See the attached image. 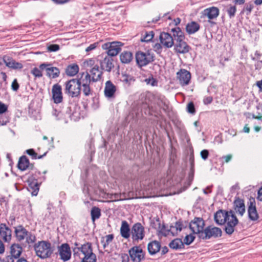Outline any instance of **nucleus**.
<instances>
[{
    "instance_id": "obj_43",
    "label": "nucleus",
    "mask_w": 262,
    "mask_h": 262,
    "mask_svg": "<svg viewBox=\"0 0 262 262\" xmlns=\"http://www.w3.org/2000/svg\"><path fill=\"white\" fill-rule=\"evenodd\" d=\"M253 7L254 6L252 2L247 3L245 4L244 8L242 11V13L246 12V14L249 15L251 14Z\"/></svg>"
},
{
    "instance_id": "obj_6",
    "label": "nucleus",
    "mask_w": 262,
    "mask_h": 262,
    "mask_svg": "<svg viewBox=\"0 0 262 262\" xmlns=\"http://www.w3.org/2000/svg\"><path fill=\"white\" fill-rule=\"evenodd\" d=\"M123 43L121 42H106L102 45V48L107 50L108 56L113 57L116 56L121 50Z\"/></svg>"
},
{
    "instance_id": "obj_56",
    "label": "nucleus",
    "mask_w": 262,
    "mask_h": 262,
    "mask_svg": "<svg viewBox=\"0 0 262 262\" xmlns=\"http://www.w3.org/2000/svg\"><path fill=\"white\" fill-rule=\"evenodd\" d=\"M19 85L17 82V79H14L11 84L12 89L14 91H17L19 89Z\"/></svg>"
},
{
    "instance_id": "obj_62",
    "label": "nucleus",
    "mask_w": 262,
    "mask_h": 262,
    "mask_svg": "<svg viewBox=\"0 0 262 262\" xmlns=\"http://www.w3.org/2000/svg\"><path fill=\"white\" fill-rule=\"evenodd\" d=\"M212 98L211 97L208 96L205 97L203 99V102L205 104L207 105L210 104L212 101Z\"/></svg>"
},
{
    "instance_id": "obj_18",
    "label": "nucleus",
    "mask_w": 262,
    "mask_h": 262,
    "mask_svg": "<svg viewBox=\"0 0 262 262\" xmlns=\"http://www.w3.org/2000/svg\"><path fill=\"white\" fill-rule=\"evenodd\" d=\"M219 9L215 7H211L204 9L202 12V15L209 19L216 18L219 15Z\"/></svg>"
},
{
    "instance_id": "obj_44",
    "label": "nucleus",
    "mask_w": 262,
    "mask_h": 262,
    "mask_svg": "<svg viewBox=\"0 0 262 262\" xmlns=\"http://www.w3.org/2000/svg\"><path fill=\"white\" fill-rule=\"evenodd\" d=\"M81 90H82L84 95L86 97L90 96L92 94V91L90 84L81 86Z\"/></svg>"
},
{
    "instance_id": "obj_26",
    "label": "nucleus",
    "mask_w": 262,
    "mask_h": 262,
    "mask_svg": "<svg viewBox=\"0 0 262 262\" xmlns=\"http://www.w3.org/2000/svg\"><path fill=\"white\" fill-rule=\"evenodd\" d=\"M14 228L17 239L19 242L24 240L28 234V231L22 225H19Z\"/></svg>"
},
{
    "instance_id": "obj_2",
    "label": "nucleus",
    "mask_w": 262,
    "mask_h": 262,
    "mask_svg": "<svg viewBox=\"0 0 262 262\" xmlns=\"http://www.w3.org/2000/svg\"><path fill=\"white\" fill-rule=\"evenodd\" d=\"M34 247L36 255L42 259L50 257L53 252L51 243L47 241H39Z\"/></svg>"
},
{
    "instance_id": "obj_10",
    "label": "nucleus",
    "mask_w": 262,
    "mask_h": 262,
    "mask_svg": "<svg viewBox=\"0 0 262 262\" xmlns=\"http://www.w3.org/2000/svg\"><path fill=\"white\" fill-rule=\"evenodd\" d=\"M132 260L134 262H141L144 259V253L139 247H134L129 250Z\"/></svg>"
},
{
    "instance_id": "obj_48",
    "label": "nucleus",
    "mask_w": 262,
    "mask_h": 262,
    "mask_svg": "<svg viewBox=\"0 0 262 262\" xmlns=\"http://www.w3.org/2000/svg\"><path fill=\"white\" fill-rule=\"evenodd\" d=\"M42 70L40 68H34L31 70V73L35 77L40 78L42 76Z\"/></svg>"
},
{
    "instance_id": "obj_47",
    "label": "nucleus",
    "mask_w": 262,
    "mask_h": 262,
    "mask_svg": "<svg viewBox=\"0 0 262 262\" xmlns=\"http://www.w3.org/2000/svg\"><path fill=\"white\" fill-rule=\"evenodd\" d=\"M25 239L26 242L29 244H33L36 241L35 236L30 232H28V234H27Z\"/></svg>"
},
{
    "instance_id": "obj_38",
    "label": "nucleus",
    "mask_w": 262,
    "mask_h": 262,
    "mask_svg": "<svg viewBox=\"0 0 262 262\" xmlns=\"http://www.w3.org/2000/svg\"><path fill=\"white\" fill-rule=\"evenodd\" d=\"M124 194L123 193H114L108 194V198L112 200V201H120L127 200L126 198H122V195Z\"/></svg>"
},
{
    "instance_id": "obj_1",
    "label": "nucleus",
    "mask_w": 262,
    "mask_h": 262,
    "mask_svg": "<svg viewBox=\"0 0 262 262\" xmlns=\"http://www.w3.org/2000/svg\"><path fill=\"white\" fill-rule=\"evenodd\" d=\"M73 255L75 259L78 258L81 262H96V256L93 252L90 243L73 248Z\"/></svg>"
},
{
    "instance_id": "obj_64",
    "label": "nucleus",
    "mask_w": 262,
    "mask_h": 262,
    "mask_svg": "<svg viewBox=\"0 0 262 262\" xmlns=\"http://www.w3.org/2000/svg\"><path fill=\"white\" fill-rule=\"evenodd\" d=\"M14 259H16L13 255H9L6 257L5 262H14Z\"/></svg>"
},
{
    "instance_id": "obj_42",
    "label": "nucleus",
    "mask_w": 262,
    "mask_h": 262,
    "mask_svg": "<svg viewBox=\"0 0 262 262\" xmlns=\"http://www.w3.org/2000/svg\"><path fill=\"white\" fill-rule=\"evenodd\" d=\"M26 152L28 155L31 156V157L33 159H41L43 157H44L46 155V153H45L43 155H40V156L37 157V153L35 152V151H34V150L33 149H27L26 151Z\"/></svg>"
},
{
    "instance_id": "obj_55",
    "label": "nucleus",
    "mask_w": 262,
    "mask_h": 262,
    "mask_svg": "<svg viewBox=\"0 0 262 262\" xmlns=\"http://www.w3.org/2000/svg\"><path fill=\"white\" fill-rule=\"evenodd\" d=\"M52 114L56 120L59 119L61 116V112L54 108L52 110Z\"/></svg>"
},
{
    "instance_id": "obj_17",
    "label": "nucleus",
    "mask_w": 262,
    "mask_h": 262,
    "mask_svg": "<svg viewBox=\"0 0 262 262\" xmlns=\"http://www.w3.org/2000/svg\"><path fill=\"white\" fill-rule=\"evenodd\" d=\"M52 98L54 103L58 104L62 102L63 97L61 86L58 84H55L52 89Z\"/></svg>"
},
{
    "instance_id": "obj_41",
    "label": "nucleus",
    "mask_w": 262,
    "mask_h": 262,
    "mask_svg": "<svg viewBox=\"0 0 262 262\" xmlns=\"http://www.w3.org/2000/svg\"><path fill=\"white\" fill-rule=\"evenodd\" d=\"M8 68L13 70H20L23 68V65L21 63L17 62L14 59H13V61H11Z\"/></svg>"
},
{
    "instance_id": "obj_36",
    "label": "nucleus",
    "mask_w": 262,
    "mask_h": 262,
    "mask_svg": "<svg viewBox=\"0 0 262 262\" xmlns=\"http://www.w3.org/2000/svg\"><path fill=\"white\" fill-rule=\"evenodd\" d=\"M92 220L93 222L98 219L101 216V210L97 207H93L91 211Z\"/></svg>"
},
{
    "instance_id": "obj_51",
    "label": "nucleus",
    "mask_w": 262,
    "mask_h": 262,
    "mask_svg": "<svg viewBox=\"0 0 262 262\" xmlns=\"http://www.w3.org/2000/svg\"><path fill=\"white\" fill-rule=\"evenodd\" d=\"M133 80L132 77L127 74H123L121 77V80L126 84H129Z\"/></svg>"
},
{
    "instance_id": "obj_40",
    "label": "nucleus",
    "mask_w": 262,
    "mask_h": 262,
    "mask_svg": "<svg viewBox=\"0 0 262 262\" xmlns=\"http://www.w3.org/2000/svg\"><path fill=\"white\" fill-rule=\"evenodd\" d=\"M226 11L230 18L235 16L236 12V8L235 5H229L227 6Z\"/></svg>"
},
{
    "instance_id": "obj_50",
    "label": "nucleus",
    "mask_w": 262,
    "mask_h": 262,
    "mask_svg": "<svg viewBox=\"0 0 262 262\" xmlns=\"http://www.w3.org/2000/svg\"><path fill=\"white\" fill-rule=\"evenodd\" d=\"M2 59L6 66L8 67L10 65L11 61H13V59L11 56L5 55L3 56Z\"/></svg>"
},
{
    "instance_id": "obj_29",
    "label": "nucleus",
    "mask_w": 262,
    "mask_h": 262,
    "mask_svg": "<svg viewBox=\"0 0 262 262\" xmlns=\"http://www.w3.org/2000/svg\"><path fill=\"white\" fill-rule=\"evenodd\" d=\"M200 25L195 21H191L187 24L186 26V32L189 34H192L200 29Z\"/></svg>"
},
{
    "instance_id": "obj_4",
    "label": "nucleus",
    "mask_w": 262,
    "mask_h": 262,
    "mask_svg": "<svg viewBox=\"0 0 262 262\" xmlns=\"http://www.w3.org/2000/svg\"><path fill=\"white\" fill-rule=\"evenodd\" d=\"M65 93L72 98L79 97L81 93L80 85L73 78L65 83Z\"/></svg>"
},
{
    "instance_id": "obj_3",
    "label": "nucleus",
    "mask_w": 262,
    "mask_h": 262,
    "mask_svg": "<svg viewBox=\"0 0 262 262\" xmlns=\"http://www.w3.org/2000/svg\"><path fill=\"white\" fill-rule=\"evenodd\" d=\"M135 58L137 65L142 67L154 61L155 56L154 54L149 51H138L136 53Z\"/></svg>"
},
{
    "instance_id": "obj_35",
    "label": "nucleus",
    "mask_w": 262,
    "mask_h": 262,
    "mask_svg": "<svg viewBox=\"0 0 262 262\" xmlns=\"http://www.w3.org/2000/svg\"><path fill=\"white\" fill-rule=\"evenodd\" d=\"M171 32L173 33V36L176 40L185 39L184 33L179 27H176L172 28Z\"/></svg>"
},
{
    "instance_id": "obj_15",
    "label": "nucleus",
    "mask_w": 262,
    "mask_h": 262,
    "mask_svg": "<svg viewBox=\"0 0 262 262\" xmlns=\"http://www.w3.org/2000/svg\"><path fill=\"white\" fill-rule=\"evenodd\" d=\"M229 214H230V211L220 210L214 214V221L218 225H224L225 224L228 216H229Z\"/></svg>"
},
{
    "instance_id": "obj_5",
    "label": "nucleus",
    "mask_w": 262,
    "mask_h": 262,
    "mask_svg": "<svg viewBox=\"0 0 262 262\" xmlns=\"http://www.w3.org/2000/svg\"><path fill=\"white\" fill-rule=\"evenodd\" d=\"M222 234V231L220 228L211 225L206 227L203 232L201 233L200 238L207 240L211 238L221 237Z\"/></svg>"
},
{
    "instance_id": "obj_60",
    "label": "nucleus",
    "mask_w": 262,
    "mask_h": 262,
    "mask_svg": "<svg viewBox=\"0 0 262 262\" xmlns=\"http://www.w3.org/2000/svg\"><path fill=\"white\" fill-rule=\"evenodd\" d=\"M169 232H170L173 236L177 235L178 232H179L173 225L170 226Z\"/></svg>"
},
{
    "instance_id": "obj_19",
    "label": "nucleus",
    "mask_w": 262,
    "mask_h": 262,
    "mask_svg": "<svg viewBox=\"0 0 262 262\" xmlns=\"http://www.w3.org/2000/svg\"><path fill=\"white\" fill-rule=\"evenodd\" d=\"M116 91V86L110 80L105 82L104 90V95L107 98H113Z\"/></svg>"
},
{
    "instance_id": "obj_14",
    "label": "nucleus",
    "mask_w": 262,
    "mask_h": 262,
    "mask_svg": "<svg viewBox=\"0 0 262 262\" xmlns=\"http://www.w3.org/2000/svg\"><path fill=\"white\" fill-rule=\"evenodd\" d=\"M58 252L61 259L64 261H68L71 258V251L68 244H62L58 247Z\"/></svg>"
},
{
    "instance_id": "obj_59",
    "label": "nucleus",
    "mask_w": 262,
    "mask_h": 262,
    "mask_svg": "<svg viewBox=\"0 0 262 262\" xmlns=\"http://www.w3.org/2000/svg\"><path fill=\"white\" fill-rule=\"evenodd\" d=\"M84 63L85 66L91 67L94 66L95 60L93 59H89L85 61Z\"/></svg>"
},
{
    "instance_id": "obj_8",
    "label": "nucleus",
    "mask_w": 262,
    "mask_h": 262,
    "mask_svg": "<svg viewBox=\"0 0 262 262\" xmlns=\"http://www.w3.org/2000/svg\"><path fill=\"white\" fill-rule=\"evenodd\" d=\"M131 235L134 241H138L143 239L145 235L144 228L141 223H137L133 225Z\"/></svg>"
},
{
    "instance_id": "obj_57",
    "label": "nucleus",
    "mask_w": 262,
    "mask_h": 262,
    "mask_svg": "<svg viewBox=\"0 0 262 262\" xmlns=\"http://www.w3.org/2000/svg\"><path fill=\"white\" fill-rule=\"evenodd\" d=\"M201 158L204 160H206L209 156V152L207 149H204L201 151Z\"/></svg>"
},
{
    "instance_id": "obj_13",
    "label": "nucleus",
    "mask_w": 262,
    "mask_h": 262,
    "mask_svg": "<svg viewBox=\"0 0 262 262\" xmlns=\"http://www.w3.org/2000/svg\"><path fill=\"white\" fill-rule=\"evenodd\" d=\"M41 70H46L47 76L51 78H56L59 76L60 71L56 67H50V64L42 63L39 66Z\"/></svg>"
},
{
    "instance_id": "obj_49",
    "label": "nucleus",
    "mask_w": 262,
    "mask_h": 262,
    "mask_svg": "<svg viewBox=\"0 0 262 262\" xmlns=\"http://www.w3.org/2000/svg\"><path fill=\"white\" fill-rule=\"evenodd\" d=\"M194 238L195 237L193 235H187L184 239L183 243L186 245H189L193 242Z\"/></svg>"
},
{
    "instance_id": "obj_25",
    "label": "nucleus",
    "mask_w": 262,
    "mask_h": 262,
    "mask_svg": "<svg viewBox=\"0 0 262 262\" xmlns=\"http://www.w3.org/2000/svg\"><path fill=\"white\" fill-rule=\"evenodd\" d=\"M234 208L237 213L243 216L245 212V206L244 200L239 198L236 199L234 201Z\"/></svg>"
},
{
    "instance_id": "obj_32",
    "label": "nucleus",
    "mask_w": 262,
    "mask_h": 262,
    "mask_svg": "<svg viewBox=\"0 0 262 262\" xmlns=\"http://www.w3.org/2000/svg\"><path fill=\"white\" fill-rule=\"evenodd\" d=\"M22 247L18 244H14L10 247V253L15 258H18L22 253Z\"/></svg>"
},
{
    "instance_id": "obj_28",
    "label": "nucleus",
    "mask_w": 262,
    "mask_h": 262,
    "mask_svg": "<svg viewBox=\"0 0 262 262\" xmlns=\"http://www.w3.org/2000/svg\"><path fill=\"white\" fill-rule=\"evenodd\" d=\"M120 234L122 237L124 238L127 239L130 236V233L129 225L126 221H123L121 223Z\"/></svg>"
},
{
    "instance_id": "obj_46",
    "label": "nucleus",
    "mask_w": 262,
    "mask_h": 262,
    "mask_svg": "<svg viewBox=\"0 0 262 262\" xmlns=\"http://www.w3.org/2000/svg\"><path fill=\"white\" fill-rule=\"evenodd\" d=\"M113 238L114 235L113 234H108L106 235L105 237V241H101V243L103 244V248H105L107 246H108L112 242Z\"/></svg>"
},
{
    "instance_id": "obj_24",
    "label": "nucleus",
    "mask_w": 262,
    "mask_h": 262,
    "mask_svg": "<svg viewBox=\"0 0 262 262\" xmlns=\"http://www.w3.org/2000/svg\"><path fill=\"white\" fill-rule=\"evenodd\" d=\"M0 236L5 242H9L11 238V230L6 224L0 225Z\"/></svg>"
},
{
    "instance_id": "obj_23",
    "label": "nucleus",
    "mask_w": 262,
    "mask_h": 262,
    "mask_svg": "<svg viewBox=\"0 0 262 262\" xmlns=\"http://www.w3.org/2000/svg\"><path fill=\"white\" fill-rule=\"evenodd\" d=\"M113 61V60L111 56H107L104 58V59L100 62L101 70L110 72L114 67Z\"/></svg>"
},
{
    "instance_id": "obj_63",
    "label": "nucleus",
    "mask_w": 262,
    "mask_h": 262,
    "mask_svg": "<svg viewBox=\"0 0 262 262\" xmlns=\"http://www.w3.org/2000/svg\"><path fill=\"white\" fill-rule=\"evenodd\" d=\"M174 227L177 229V230L180 232L182 229V224L180 222H177L174 225H173Z\"/></svg>"
},
{
    "instance_id": "obj_21",
    "label": "nucleus",
    "mask_w": 262,
    "mask_h": 262,
    "mask_svg": "<svg viewBox=\"0 0 262 262\" xmlns=\"http://www.w3.org/2000/svg\"><path fill=\"white\" fill-rule=\"evenodd\" d=\"M76 81L80 85V88L81 86L90 84L91 82L92 81L90 78V74L88 72H82L79 74L77 78H74Z\"/></svg>"
},
{
    "instance_id": "obj_58",
    "label": "nucleus",
    "mask_w": 262,
    "mask_h": 262,
    "mask_svg": "<svg viewBox=\"0 0 262 262\" xmlns=\"http://www.w3.org/2000/svg\"><path fill=\"white\" fill-rule=\"evenodd\" d=\"M7 106L0 101V115L4 114L7 111Z\"/></svg>"
},
{
    "instance_id": "obj_39",
    "label": "nucleus",
    "mask_w": 262,
    "mask_h": 262,
    "mask_svg": "<svg viewBox=\"0 0 262 262\" xmlns=\"http://www.w3.org/2000/svg\"><path fill=\"white\" fill-rule=\"evenodd\" d=\"M29 190H32L31 193L33 195H36L39 190V186L36 182H31L29 184Z\"/></svg>"
},
{
    "instance_id": "obj_34",
    "label": "nucleus",
    "mask_w": 262,
    "mask_h": 262,
    "mask_svg": "<svg viewBox=\"0 0 262 262\" xmlns=\"http://www.w3.org/2000/svg\"><path fill=\"white\" fill-rule=\"evenodd\" d=\"M120 58L122 63H128L133 59V54L130 52H123L120 54Z\"/></svg>"
},
{
    "instance_id": "obj_53",
    "label": "nucleus",
    "mask_w": 262,
    "mask_h": 262,
    "mask_svg": "<svg viewBox=\"0 0 262 262\" xmlns=\"http://www.w3.org/2000/svg\"><path fill=\"white\" fill-rule=\"evenodd\" d=\"M145 81L147 84H149L151 86H156L157 85V81L153 77L146 78Z\"/></svg>"
},
{
    "instance_id": "obj_11",
    "label": "nucleus",
    "mask_w": 262,
    "mask_h": 262,
    "mask_svg": "<svg viewBox=\"0 0 262 262\" xmlns=\"http://www.w3.org/2000/svg\"><path fill=\"white\" fill-rule=\"evenodd\" d=\"M177 78L182 86L187 85L190 81L191 74L188 71L182 69L177 73Z\"/></svg>"
},
{
    "instance_id": "obj_16",
    "label": "nucleus",
    "mask_w": 262,
    "mask_h": 262,
    "mask_svg": "<svg viewBox=\"0 0 262 262\" xmlns=\"http://www.w3.org/2000/svg\"><path fill=\"white\" fill-rule=\"evenodd\" d=\"M160 40L161 44L167 48L172 47L174 44L172 37L168 33H161L160 35Z\"/></svg>"
},
{
    "instance_id": "obj_30",
    "label": "nucleus",
    "mask_w": 262,
    "mask_h": 262,
    "mask_svg": "<svg viewBox=\"0 0 262 262\" xmlns=\"http://www.w3.org/2000/svg\"><path fill=\"white\" fill-rule=\"evenodd\" d=\"M168 246L171 249L176 250L183 249L184 247V243L182 242V239L178 238L171 241Z\"/></svg>"
},
{
    "instance_id": "obj_20",
    "label": "nucleus",
    "mask_w": 262,
    "mask_h": 262,
    "mask_svg": "<svg viewBox=\"0 0 262 262\" xmlns=\"http://www.w3.org/2000/svg\"><path fill=\"white\" fill-rule=\"evenodd\" d=\"M174 50L178 53L185 54L189 51L190 47L184 39H180L176 40Z\"/></svg>"
},
{
    "instance_id": "obj_27",
    "label": "nucleus",
    "mask_w": 262,
    "mask_h": 262,
    "mask_svg": "<svg viewBox=\"0 0 262 262\" xmlns=\"http://www.w3.org/2000/svg\"><path fill=\"white\" fill-rule=\"evenodd\" d=\"M161 248L160 243L157 241L150 242L147 246L148 251L150 254L154 255L158 252Z\"/></svg>"
},
{
    "instance_id": "obj_31",
    "label": "nucleus",
    "mask_w": 262,
    "mask_h": 262,
    "mask_svg": "<svg viewBox=\"0 0 262 262\" xmlns=\"http://www.w3.org/2000/svg\"><path fill=\"white\" fill-rule=\"evenodd\" d=\"M29 161L27 157L26 156L20 157L17 164L18 169L21 171H24L29 167Z\"/></svg>"
},
{
    "instance_id": "obj_45",
    "label": "nucleus",
    "mask_w": 262,
    "mask_h": 262,
    "mask_svg": "<svg viewBox=\"0 0 262 262\" xmlns=\"http://www.w3.org/2000/svg\"><path fill=\"white\" fill-rule=\"evenodd\" d=\"M9 117L6 114H2L0 115V124L1 125H5L8 122H9Z\"/></svg>"
},
{
    "instance_id": "obj_33",
    "label": "nucleus",
    "mask_w": 262,
    "mask_h": 262,
    "mask_svg": "<svg viewBox=\"0 0 262 262\" xmlns=\"http://www.w3.org/2000/svg\"><path fill=\"white\" fill-rule=\"evenodd\" d=\"M79 67L76 64L69 65L66 70V74L69 76H74L79 72Z\"/></svg>"
},
{
    "instance_id": "obj_37",
    "label": "nucleus",
    "mask_w": 262,
    "mask_h": 262,
    "mask_svg": "<svg viewBox=\"0 0 262 262\" xmlns=\"http://www.w3.org/2000/svg\"><path fill=\"white\" fill-rule=\"evenodd\" d=\"M142 36L143 37L141 38L142 42H149L152 39L154 36V33L152 31H146L144 32V34H142Z\"/></svg>"
},
{
    "instance_id": "obj_61",
    "label": "nucleus",
    "mask_w": 262,
    "mask_h": 262,
    "mask_svg": "<svg viewBox=\"0 0 262 262\" xmlns=\"http://www.w3.org/2000/svg\"><path fill=\"white\" fill-rule=\"evenodd\" d=\"M97 44H98L97 43H94L91 44L89 47H88L86 48L85 51L86 52H89L92 50H94L96 48Z\"/></svg>"
},
{
    "instance_id": "obj_7",
    "label": "nucleus",
    "mask_w": 262,
    "mask_h": 262,
    "mask_svg": "<svg viewBox=\"0 0 262 262\" xmlns=\"http://www.w3.org/2000/svg\"><path fill=\"white\" fill-rule=\"evenodd\" d=\"M205 223L203 219L195 217L189 224V228L194 234H197L200 238L201 233L204 231Z\"/></svg>"
},
{
    "instance_id": "obj_54",
    "label": "nucleus",
    "mask_w": 262,
    "mask_h": 262,
    "mask_svg": "<svg viewBox=\"0 0 262 262\" xmlns=\"http://www.w3.org/2000/svg\"><path fill=\"white\" fill-rule=\"evenodd\" d=\"M187 111L188 113L193 114L195 113V110L194 106V104L192 102H189L187 105Z\"/></svg>"
},
{
    "instance_id": "obj_22",
    "label": "nucleus",
    "mask_w": 262,
    "mask_h": 262,
    "mask_svg": "<svg viewBox=\"0 0 262 262\" xmlns=\"http://www.w3.org/2000/svg\"><path fill=\"white\" fill-rule=\"evenodd\" d=\"M103 72L100 70L98 65H95L90 70V78L93 82L100 81L102 78Z\"/></svg>"
},
{
    "instance_id": "obj_9",
    "label": "nucleus",
    "mask_w": 262,
    "mask_h": 262,
    "mask_svg": "<svg viewBox=\"0 0 262 262\" xmlns=\"http://www.w3.org/2000/svg\"><path fill=\"white\" fill-rule=\"evenodd\" d=\"M238 221L232 211L225 222V231L229 234H232L234 231L235 227L238 224Z\"/></svg>"
},
{
    "instance_id": "obj_52",
    "label": "nucleus",
    "mask_w": 262,
    "mask_h": 262,
    "mask_svg": "<svg viewBox=\"0 0 262 262\" xmlns=\"http://www.w3.org/2000/svg\"><path fill=\"white\" fill-rule=\"evenodd\" d=\"M59 49V46L57 44L50 45L47 47V49L49 52H56L58 51Z\"/></svg>"
},
{
    "instance_id": "obj_12",
    "label": "nucleus",
    "mask_w": 262,
    "mask_h": 262,
    "mask_svg": "<svg viewBox=\"0 0 262 262\" xmlns=\"http://www.w3.org/2000/svg\"><path fill=\"white\" fill-rule=\"evenodd\" d=\"M248 217L250 221H256L259 218V215L256 209L255 200L250 199L248 203Z\"/></svg>"
}]
</instances>
